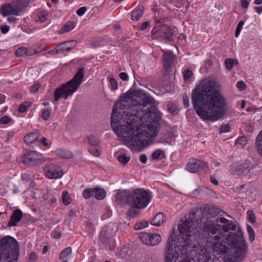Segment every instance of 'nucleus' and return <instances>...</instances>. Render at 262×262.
<instances>
[{"instance_id": "obj_1", "label": "nucleus", "mask_w": 262, "mask_h": 262, "mask_svg": "<svg viewBox=\"0 0 262 262\" xmlns=\"http://www.w3.org/2000/svg\"><path fill=\"white\" fill-rule=\"evenodd\" d=\"M161 118L155 100L142 91H128L115 104L111 126L118 138L130 149L142 150L158 134Z\"/></svg>"}, {"instance_id": "obj_2", "label": "nucleus", "mask_w": 262, "mask_h": 262, "mask_svg": "<svg viewBox=\"0 0 262 262\" xmlns=\"http://www.w3.org/2000/svg\"><path fill=\"white\" fill-rule=\"evenodd\" d=\"M198 210L192 209L186 216V221L179 225L177 238L174 233L169 235L165 249V262H181L182 258L187 254L190 246L196 247L193 242H198L209 233L214 235L220 228V225L213 221L202 224L201 220L196 219Z\"/></svg>"}, {"instance_id": "obj_3", "label": "nucleus", "mask_w": 262, "mask_h": 262, "mask_svg": "<svg viewBox=\"0 0 262 262\" xmlns=\"http://www.w3.org/2000/svg\"><path fill=\"white\" fill-rule=\"evenodd\" d=\"M227 238L231 245L227 248L219 235L206 234L200 238L196 248L198 262H241L247 249L245 241H238L243 234L241 231L229 232ZM181 262H191L187 254L182 258Z\"/></svg>"}, {"instance_id": "obj_4", "label": "nucleus", "mask_w": 262, "mask_h": 262, "mask_svg": "<svg viewBox=\"0 0 262 262\" xmlns=\"http://www.w3.org/2000/svg\"><path fill=\"white\" fill-rule=\"evenodd\" d=\"M219 82L206 79L192 93V103L198 116L204 121L214 122L227 113L226 99L219 90Z\"/></svg>"}, {"instance_id": "obj_5", "label": "nucleus", "mask_w": 262, "mask_h": 262, "mask_svg": "<svg viewBox=\"0 0 262 262\" xmlns=\"http://www.w3.org/2000/svg\"><path fill=\"white\" fill-rule=\"evenodd\" d=\"M114 198L118 204H127L130 207L126 214L127 216L134 218L138 213L136 209H143L148 205L151 199V194L148 190L138 188L132 191L118 190Z\"/></svg>"}, {"instance_id": "obj_6", "label": "nucleus", "mask_w": 262, "mask_h": 262, "mask_svg": "<svg viewBox=\"0 0 262 262\" xmlns=\"http://www.w3.org/2000/svg\"><path fill=\"white\" fill-rule=\"evenodd\" d=\"M18 243L14 237L6 236L0 239V262H17Z\"/></svg>"}, {"instance_id": "obj_7", "label": "nucleus", "mask_w": 262, "mask_h": 262, "mask_svg": "<svg viewBox=\"0 0 262 262\" xmlns=\"http://www.w3.org/2000/svg\"><path fill=\"white\" fill-rule=\"evenodd\" d=\"M84 69L80 68L73 78L65 84L56 89L54 93V100L57 101L60 98L67 99L79 88L84 77Z\"/></svg>"}, {"instance_id": "obj_8", "label": "nucleus", "mask_w": 262, "mask_h": 262, "mask_svg": "<svg viewBox=\"0 0 262 262\" xmlns=\"http://www.w3.org/2000/svg\"><path fill=\"white\" fill-rule=\"evenodd\" d=\"M26 5L23 0H15L1 6L0 13L3 17L20 16L24 13Z\"/></svg>"}, {"instance_id": "obj_9", "label": "nucleus", "mask_w": 262, "mask_h": 262, "mask_svg": "<svg viewBox=\"0 0 262 262\" xmlns=\"http://www.w3.org/2000/svg\"><path fill=\"white\" fill-rule=\"evenodd\" d=\"M117 230V227L114 223H110L104 227L99 235L100 241L105 245L106 248L110 250L115 249L114 241L113 237Z\"/></svg>"}, {"instance_id": "obj_10", "label": "nucleus", "mask_w": 262, "mask_h": 262, "mask_svg": "<svg viewBox=\"0 0 262 262\" xmlns=\"http://www.w3.org/2000/svg\"><path fill=\"white\" fill-rule=\"evenodd\" d=\"M45 161V158L41 154L36 151H31L24 155L22 158V162L25 164L30 166H35Z\"/></svg>"}, {"instance_id": "obj_11", "label": "nucleus", "mask_w": 262, "mask_h": 262, "mask_svg": "<svg viewBox=\"0 0 262 262\" xmlns=\"http://www.w3.org/2000/svg\"><path fill=\"white\" fill-rule=\"evenodd\" d=\"M45 175L49 179H57L63 175L61 168L58 165L52 163L45 165L43 167Z\"/></svg>"}, {"instance_id": "obj_12", "label": "nucleus", "mask_w": 262, "mask_h": 262, "mask_svg": "<svg viewBox=\"0 0 262 262\" xmlns=\"http://www.w3.org/2000/svg\"><path fill=\"white\" fill-rule=\"evenodd\" d=\"M199 168H204V170L208 169L206 163L192 159L188 162L186 166L187 170L192 173L196 172Z\"/></svg>"}, {"instance_id": "obj_13", "label": "nucleus", "mask_w": 262, "mask_h": 262, "mask_svg": "<svg viewBox=\"0 0 262 262\" xmlns=\"http://www.w3.org/2000/svg\"><path fill=\"white\" fill-rule=\"evenodd\" d=\"M163 52L164 67L166 71L169 72L174 65V55L171 51L163 50Z\"/></svg>"}, {"instance_id": "obj_14", "label": "nucleus", "mask_w": 262, "mask_h": 262, "mask_svg": "<svg viewBox=\"0 0 262 262\" xmlns=\"http://www.w3.org/2000/svg\"><path fill=\"white\" fill-rule=\"evenodd\" d=\"M250 169L249 164L243 162L237 163V165L232 168L231 172L234 175H247L250 173Z\"/></svg>"}, {"instance_id": "obj_15", "label": "nucleus", "mask_w": 262, "mask_h": 262, "mask_svg": "<svg viewBox=\"0 0 262 262\" xmlns=\"http://www.w3.org/2000/svg\"><path fill=\"white\" fill-rule=\"evenodd\" d=\"M23 216V212L20 209H17L14 210L8 223V226L9 227L16 226L21 220Z\"/></svg>"}, {"instance_id": "obj_16", "label": "nucleus", "mask_w": 262, "mask_h": 262, "mask_svg": "<svg viewBox=\"0 0 262 262\" xmlns=\"http://www.w3.org/2000/svg\"><path fill=\"white\" fill-rule=\"evenodd\" d=\"M159 30L160 35L166 40H171L173 35V32L171 28L166 25L163 24L160 26Z\"/></svg>"}, {"instance_id": "obj_17", "label": "nucleus", "mask_w": 262, "mask_h": 262, "mask_svg": "<svg viewBox=\"0 0 262 262\" xmlns=\"http://www.w3.org/2000/svg\"><path fill=\"white\" fill-rule=\"evenodd\" d=\"M40 137V133L39 131L30 133L24 137V141L29 145L36 142Z\"/></svg>"}, {"instance_id": "obj_18", "label": "nucleus", "mask_w": 262, "mask_h": 262, "mask_svg": "<svg viewBox=\"0 0 262 262\" xmlns=\"http://www.w3.org/2000/svg\"><path fill=\"white\" fill-rule=\"evenodd\" d=\"M144 11V8L143 6H138L132 11L131 19L134 21H138L142 16Z\"/></svg>"}, {"instance_id": "obj_19", "label": "nucleus", "mask_w": 262, "mask_h": 262, "mask_svg": "<svg viewBox=\"0 0 262 262\" xmlns=\"http://www.w3.org/2000/svg\"><path fill=\"white\" fill-rule=\"evenodd\" d=\"M221 214L220 215L217 220L221 223L224 224V225L223 226V229L224 231L226 232H227L229 230H232L233 228L232 223L229 221L228 220L226 219L225 217L221 216Z\"/></svg>"}, {"instance_id": "obj_20", "label": "nucleus", "mask_w": 262, "mask_h": 262, "mask_svg": "<svg viewBox=\"0 0 262 262\" xmlns=\"http://www.w3.org/2000/svg\"><path fill=\"white\" fill-rule=\"evenodd\" d=\"M165 222V217L162 212L158 213L150 221V224L155 226H160Z\"/></svg>"}, {"instance_id": "obj_21", "label": "nucleus", "mask_w": 262, "mask_h": 262, "mask_svg": "<svg viewBox=\"0 0 262 262\" xmlns=\"http://www.w3.org/2000/svg\"><path fill=\"white\" fill-rule=\"evenodd\" d=\"M161 241V236L158 233H149L148 238V245L155 246L158 245Z\"/></svg>"}, {"instance_id": "obj_22", "label": "nucleus", "mask_w": 262, "mask_h": 262, "mask_svg": "<svg viewBox=\"0 0 262 262\" xmlns=\"http://www.w3.org/2000/svg\"><path fill=\"white\" fill-rule=\"evenodd\" d=\"M56 154L57 156L65 159L71 158L73 156L72 152L67 149H59L56 150Z\"/></svg>"}, {"instance_id": "obj_23", "label": "nucleus", "mask_w": 262, "mask_h": 262, "mask_svg": "<svg viewBox=\"0 0 262 262\" xmlns=\"http://www.w3.org/2000/svg\"><path fill=\"white\" fill-rule=\"evenodd\" d=\"M75 24L73 21H68L59 30V34H63L69 32L75 28Z\"/></svg>"}, {"instance_id": "obj_24", "label": "nucleus", "mask_w": 262, "mask_h": 262, "mask_svg": "<svg viewBox=\"0 0 262 262\" xmlns=\"http://www.w3.org/2000/svg\"><path fill=\"white\" fill-rule=\"evenodd\" d=\"M24 55L31 56L32 52L26 47H20L18 48L15 52V55L17 57H20Z\"/></svg>"}, {"instance_id": "obj_25", "label": "nucleus", "mask_w": 262, "mask_h": 262, "mask_svg": "<svg viewBox=\"0 0 262 262\" xmlns=\"http://www.w3.org/2000/svg\"><path fill=\"white\" fill-rule=\"evenodd\" d=\"M95 193L94 196L97 200H102L106 195V192L103 189L100 188H94Z\"/></svg>"}, {"instance_id": "obj_26", "label": "nucleus", "mask_w": 262, "mask_h": 262, "mask_svg": "<svg viewBox=\"0 0 262 262\" xmlns=\"http://www.w3.org/2000/svg\"><path fill=\"white\" fill-rule=\"evenodd\" d=\"M256 147L258 153L262 156V130L257 137Z\"/></svg>"}, {"instance_id": "obj_27", "label": "nucleus", "mask_w": 262, "mask_h": 262, "mask_svg": "<svg viewBox=\"0 0 262 262\" xmlns=\"http://www.w3.org/2000/svg\"><path fill=\"white\" fill-rule=\"evenodd\" d=\"M237 63L238 61L232 58H227L225 61L226 68L228 70L232 69L233 66Z\"/></svg>"}, {"instance_id": "obj_28", "label": "nucleus", "mask_w": 262, "mask_h": 262, "mask_svg": "<svg viewBox=\"0 0 262 262\" xmlns=\"http://www.w3.org/2000/svg\"><path fill=\"white\" fill-rule=\"evenodd\" d=\"M130 160V157L127 156L126 154H121L118 157V161L123 165H125Z\"/></svg>"}, {"instance_id": "obj_29", "label": "nucleus", "mask_w": 262, "mask_h": 262, "mask_svg": "<svg viewBox=\"0 0 262 262\" xmlns=\"http://www.w3.org/2000/svg\"><path fill=\"white\" fill-rule=\"evenodd\" d=\"M62 201L64 205H68L71 202V199L70 194L66 191L62 192Z\"/></svg>"}, {"instance_id": "obj_30", "label": "nucleus", "mask_w": 262, "mask_h": 262, "mask_svg": "<svg viewBox=\"0 0 262 262\" xmlns=\"http://www.w3.org/2000/svg\"><path fill=\"white\" fill-rule=\"evenodd\" d=\"M95 191L94 188H86L83 192V197L85 199H89L94 196Z\"/></svg>"}, {"instance_id": "obj_31", "label": "nucleus", "mask_w": 262, "mask_h": 262, "mask_svg": "<svg viewBox=\"0 0 262 262\" xmlns=\"http://www.w3.org/2000/svg\"><path fill=\"white\" fill-rule=\"evenodd\" d=\"M68 44L66 43V42H62L59 43L57 46L58 50L59 52V54H62L65 52H69V49H70L68 47Z\"/></svg>"}, {"instance_id": "obj_32", "label": "nucleus", "mask_w": 262, "mask_h": 262, "mask_svg": "<svg viewBox=\"0 0 262 262\" xmlns=\"http://www.w3.org/2000/svg\"><path fill=\"white\" fill-rule=\"evenodd\" d=\"M139 238L143 244L148 245L149 233L144 232L140 233H139Z\"/></svg>"}, {"instance_id": "obj_33", "label": "nucleus", "mask_w": 262, "mask_h": 262, "mask_svg": "<svg viewBox=\"0 0 262 262\" xmlns=\"http://www.w3.org/2000/svg\"><path fill=\"white\" fill-rule=\"evenodd\" d=\"M32 103L29 101H25L20 104L18 107V111L20 113L25 112L27 109L31 106Z\"/></svg>"}, {"instance_id": "obj_34", "label": "nucleus", "mask_w": 262, "mask_h": 262, "mask_svg": "<svg viewBox=\"0 0 262 262\" xmlns=\"http://www.w3.org/2000/svg\"><path fill=\"white\" fill-rule=\"evenodd\" d=\"M247 140L246 137L244 136H242L236 140L235 142V144L238 147H243L247 144Z\"/></svg>"}, {"instance_id": "obj_35", "label": "nucleus", "mask_w": 262, "mask_h": 262, "mask_svg": "<svg viewBox=\"0 0 262 262\" xmlns=\"http://www.w3.org/2000/svg\"><path fill=\"white\" fill-rule=\"evenodd\" d=\"M89 151L93 156L98 157L100 156L101 151L98 147L97 146H91L89 149Z\"/></svg>"}, {"instance_id": "obj_36", "label": "nucleus", "mask_w": 262, "mask_h": 262, "mask_svg": "<svg viewBox=\"0 0 262 262\" xmlns=\"http://www.w3.org/2000/svg\"><path fill=\"white\" fill-rule=\"evenodd\" d=\"M72 252L71 247H68L64 249L60 254L59 257L61 259H65Z\"/></svg>"}, {"instance_id": "obj_37", "label": "nucleus", "mask_w": 262, "mask_h": 262, "mask_svg": "<svg viewBox=\"0 0 262 262\" xmlns=\"http://www.w3.org/2000/svg\"><path fill=\"white\" fill-rule=\"evenodd\" d=\"M247 230L249 235V240L251 242H253L255 239V233L253 229L251 226L247 225Z\"/></svg>"}, {"instance_id": "obj_38", "label": "nucleus", "mask_w": 262, "mask_h": 262, "mask_svg": "<svg viewBox=\"0 0 262 262\" xmlns=\"http://www.w3.org/2000/svg\"><path fill=\"white\" fill-rule=\"evenodd\" d=\"M148 226V222H140L135 225V229L136 230H141L144 228L147 227Z\"/></svg>"}, {"instance_id": "obj_39", "label": "nucleus", "mask_w": 262, "mask_h": 262, "mask_svg": "<svg viewBox=\"0 0 262 262\" xmlns=\"http://www.w3.org/2000/svg\"><path fill=\"white\" fill-rule=\"evenodd\" d=\"M89 142L92 146H98L99 141L95 138V137L92 135H91L88 138Z\"/></svg>"}, {"instance_id": "obj_40", "label": "nucleus", "mask_w": 262, "mask_h": 262, "mask_svg": "<svg viewBox=\"0 0 262 262\" xmlns=\"http://www.w3.org/2000/svg\"><path fill=\"white\" fill-rule=\"evenodd\" d=\"M244 24V21L243 20L241 21L238 23L237 27L236 29L235 32V36L236 37H238V36L239 35Z\"/></svg>"}, {"instance_id": "obj_41", "label": "nucleus", "mask_w": 262, "mask_h": 262, "mask_svg": "<svg viewBox=\"0 0 262 262\" xmlns=\"http://www.w3.org/2000/svg\"><path fill=\"white\" fill-rule=\"evenodd\" d=\"M192 74H193V73H192V71H191L189 69L185 70L183 72L184 80L185 81L188 80L189 78L192 76Z\"/></svg>"}, {"instance_id": "obj_42", "label": "nucleus", "mask_w": 262, "mask_h": 262, "mask_svg": "<svg viewBox=\"0 0 262 262\" xmlns=\"http://www.w3.org/2000/svg\"><path fill=\"white\" fill-rule=\"evenodd\" d=\"M48 18V14L46 11L41 12L38 14V19L41 22H45Z\"/></svg>"}, {"instance_id": "obj_43", "label": "nucleus", "mask_w": 262, "mask_h": 262, "mask_svg": "<svg viewBox=\"0 0 262 262\" xmlns=\"http://www.w3.org/2000/svg\"><path fill=\"white\" fill-rule=\"evenodd\" d=\"M51 111L49 110H45L42 112V117L44 120H48L51 116Z\"/></svg>"}, {"instance_id": "obj_44", "label": "nucleus", "mask_w": 262, "mask_h": 262, "mask_svg": "<svg viewBox=\"0 0 262 262\" xmlns=\"http://www.w3.org/2000/svg\"><path fill=\"white\" fill-rule=\"evenodd\" d=\"M163 154L162 150L158 149L154 152L151 155V157L154 160H157L159 158L161 155Z\"/></svg>"}, {"instance_id": "obj_45", "label": "nucleus", "mask_w": 262, "mask_h": 262, "mask_svg": "<svg viewBox=\"0 0 262 262\" xmlns=\"http://www.w3.org/2000/svg\"><path fill=\"white\" fill-rule=\"evenodd\" d=\"M110 83L111 86V89L116 90L118 88V82L114 78H111L110 79Z\"/></svg>"}, {"instance_id": "obj_46", "label": "nucleus", "mask_w": 262, "mask_h": 262, "mask_svg": "<svg viewBox=\"0 0 262 262\" xmlns=\"http://www.w3.org/2000/svg\"><path fill=\"white\" fill-rule=\"evenodd\" d=\"M248 214L249 221L252 223H254L256 221V217L253 211L249 210L247 212Z\"/></svg>"}, {"instance_id": "obj_47", "label": "nucleus", "mask_w": 262, "mask_h": 262, "mask_svg": "<svg viewBox=\"0 0 262 262\" xmlns=\"http://www.w3.org/2000/svg\"><path fill=\"white\" fill-rule=\"evenodd\" d=\"M230 129V125L228 124H225L220 127V132L222 133H228Z\"/></svg>"}, {"instance_id": "obj_48", "label": "nucleus", "mask_w": 262, "mask_h": 262, "mask_svg": "<svg viewBox=\"0 0 262 262\" xmlns=\"http://www.w3.org/2000/svg\"><path fill=\"white\" fill-rule=\"evenodd\" d=\"M66 43L68 44V47H69L70 49H69V51H71L73 49H74L77 43V42L75 40H72L68 41H66Z\"/></svg>"}, {"instance_id": "obj_49", "label": "nucleus", "mask_w": 262, "mask_h": 262, "mask_svg": "<svg viewBox=\"0 0 262 262\" xmlns=\"http://www.w3.org/2000/svg\"><path fill=\"white\" fill-rule=\"evenodd\" d=\"M40 84L39 83H36L32 86L31 89V92L32 93H34V94L36 93L38 91V90L40 89Z\"/></svg>"}, {"instance_id": "obj_50", "label": "nucleus", "mask_w": 262, "mask_h": 262, "mask_svg": "<svg viewBox=\"0 0 262 262\" xmlns=\"http://www.w3.org/2000/svg\"><path fill=\"white\" fill-rule=\"evenodd\" d=\"M12 119L9 117L6 116L1 118L0 122L3 124H6L11 121Z\"/></svg>"}, {"instance_id": "obj_51", "label": "nucleus", "mask_w": 262, "mask_h": 262, "mask_svg": "<svg viewBox=\"0 0 262 262\" xmlns=\"http://www.w3.org/2000/svg\"><path fill=\"white\" fill-rule=\"evenodd\" d=\"M0 29L3 34H6L10 30V27L7 25H3L0 27Z\"/></svg>"}, {"instance_id": "obj_52", "label": "nucleus", "mask_w": 262, "mask_h": 262, "mask_svg": "<svg viewBox=\"0 0 262 262\" xmlns=\"http://www.w3.org/2000/svg\"><path fill=\"white\" fill-rule=\"evenodd\" d=\"M237 88L241 91H243L246 89V84L243 81H239L236 84Z\"/></svg>"}, {"instance_id": "obj_53", "label": "nucleus", "mask_w": 262, "mask_h": 262, "mask_svg": "<svg viewBox=\"0 0 262 262\" xmlns=\"http://www.w3.org/2000/svg\"><path fill=\"white\" fill-rule=\"evenodd\" d=\"M167 108L169 112L174 113L177 110V106L171 103L167 104Z\"/></svg>"}, {"instance_id": "obj_54", "label": "nucleus", "mask_w": 262, "mask_h": 262, "mask_svg": "<svg viewBox=\"0 0 262 262\" xmlns=\"http://www.w3.org/2000/svg\"><path fill=\"white\" fill-rule=\"evenodd\" d=\"M16 16L15 15H10L7 18V21L9 23H17L18 21V19L16 17Z\"/></svg>"}, {"instance_id": "obj_55", "label": "nucleus", "mask_w": 262, "mask_h": 262, "mask_svg": "<svg viewBox=\"0 0 262 262\" xmlns=\"http://www.w3.org/2000/svg\"><path fill=\"white\" fill-rule=\"evenodd\" d=\"M207 188L205 187H200L198 189H196L194 190L193 193L194 194H202L203 192L205 190H207Z\"/></svg>"}, {"instance_id": "obj_56", "label": "nucleus", "mask_w": 262, "mask_h": 262, "mask_svg": "<svg viewBox=\"0 0 262 262\" xmlns=\"http://www.w3.org/2000/svg\"><path fill=\"white\" fill-rule=\"evenodd\" d=\"M86 8L85 7H81L77 11V14L79 16L83 15L86 12Z\"/></svg>"}, {"instance_id": "obj_57", "label": "nucleus", "mask_w": 262, "mask_h": 262, "mask_svg": "<svg viewBox=\"0 0 262 262\" xmlns=\"http://www.w3.org/2000/svg\"><path fill=\"white\" fill-rule=\"evenodd\" d=\"M119 77L124 81H127L128 79V75L126 72L120 73L119 74Z\"/></svg>"}, {"instance_id": "obj_58", "label": "nucleus", "mask_w": 262, "mask_h": 262, "mask_svg": "<svg viewBox=\"0 0 262 262\" xmlns=\"http://www.w3.org/2000/svg\"><path fill=\"white\" fill-rule=\"evenodd\" d=\"M183 102L186 107H188L189 105V99L187 95L183 96Z\"/></svg>"}, {"instance_id": "obj_59", "label": "nucleus", "mask_w": 262, "mask_h": 262, "mask_svg": "<svg viewBox=\"0 0 262 262\" xmlns=\"http://www.w3.org/2000/svg\"><path fill=\"white\" fill-rule=\"evenodd\" d=\"M41 144L47 147H50V144L48 142V140L46 137H42L39 141Z\"/></svg>"}, {"instance_id": "obj_60", "label": "nucleus", "mask_w": 262, "mask_h": 262, "mask_svg": "<svg viewBox=\"0 0 262 262\" xmlns=\"http://www.w3.org/2000/svg\"><path fill=\"white\" fill-rule=\"evenodd\" d=\"M61 236V232L59 231H53V237L55 239H59Z\"/></svg>"}, {"instance_id": "obj_61", "label": "nucleus", "mask_w": 262, "mask_h": 262, "mask_svg": "<svg viewBox=\"0 0 262 262\" xmlns=\"http://www.w3.org/2000/svg\"><path fill=\"white\" fill-rule=\"evenodd\" d=\"M147 157L145 154H141L140 156V161L142 163H143V164L146 163L147 162Z\"/></svg>"}, {"instance_id": "obj_62", "label": "nucleus", "mask_w": 262, "mask_h": 262, "mask_svg": "<svg viewBox=\"0 0 262 262\" xmlns=\"http://www.w3.org/2000/svg\"><path fill=\"white\" fill-rule=\"evenodd\" d=\"M48 53L50 55H56V54H60L59 52L57 47L56 48L48 51Z\"/></svg>"}, {"instance_id": "obj_63", "label": "nucleus", "mask_w": 262, "mask_h": 262, "mask_svg": "<svg viewBox=\"0 0 262 262\" xmlns=\"http://www.w3.org/2000/svg\"><path fill=\"white\" fill-rule=\"evenodd\" d=\"M149 24L148 21L144 22L140 28V30H144L146 29L149 26Z\"/></svg>"}, {"instance_id": "obj_64", "label": "nucleus", "mask_w": 262, "mask_h": 262, "mask_svg": "<svg viewBox=\"0 0 262 262\" xmlns=\"http://www.w3.org/2000/svg\"><path fill=\"white\" fill-rule=\"evenodd\" d=\"M242 7L245 8L247 9L249 5V2L247 0H242Z\"/></svg>"}]
</instances>
